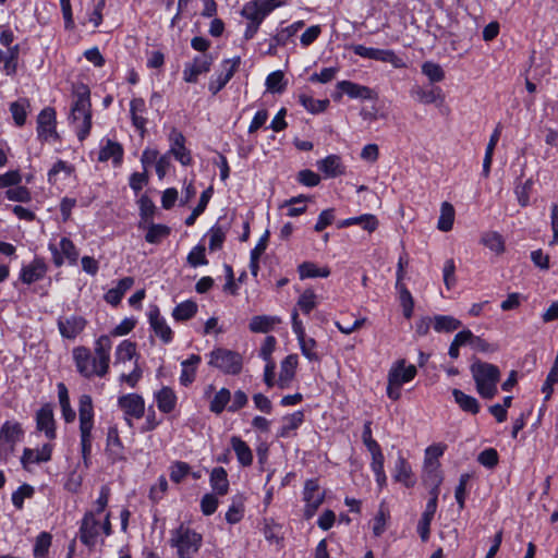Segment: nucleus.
I'll list each match as a JSON object with an SVG mask.
<instances>
[{"label": "nucleus", "instance_id": "6", "mask_svg": "<svg viewBox=\"0 0 558 558\" xmlns=\"http://www.w3.org/2000/svg\"><path fill=\"white\" fill-rule=\"evenodd\" d=\"M417 374L414 365H407L405 360H398L388 372L387 396L396 401L401 397L402 385L411 381Z\"/></svg>", "mask_w": 558, "mask_h": 558}, {"label": "nucleus", "instance_id": "5", "mask_svg": "<svg viewBox=\"0 0 558 558\" xmlns=\"http://www.w3.org/2000/svg\"><path fill=\"white\" fill-rule=\"evenodd\" d=\"M69 119L76 130L78 140L83 142L92 129L89 90L86 87L76 94Z\"/></svg>", "mask_w": 558, "mask_h": 558}, {"label": "nucleus", "instance_id": "21", "mask_svg": "<svg viewBox=\"0 0 558 558\" xmlns=\"http://www.w3.org/2000/svg\"><path fill=\"white\" fill-rule=\"evenodd\" d=\"M148 318L155 335L159 337L165 343L171 342L173 332L167 324L166 319L160 315L158 307L150 308Z\"/></svg>", "mask_w": 558, "mask_h": 558}, {"label": "nucleus", "instance_id": "23", "mask_svg": "<svg viewBox=\"0 0 558 558\" xmlns=\"http://www.w3.org/2000/svg\"><path fill=\"white\" fill-rule=\"evenodd\" d=\"M298 367V355L290 354L288 355L280 365V374L277 380V385L280 389H287L290 387V384L295 375V369Z\"/></svg>", "mask_w": 558, "mask_h": 558}, {"label": "nucleus", "instance_id": "8", "mask_svg": "<svg viewBox=\"0 0 558 558\" xmlns=\"http://www.w3.org/2000/svg\"><path fill=\"white\" fill-rule=\"evenodd\" d=\"M208 364L228 375H238L242 371V355L235 351L217 348L209 353Z\"/></svg>", "mask_w": 558, "mask_h": 558}, {"label": "nucleus", "instance_id": "58", "mask_svg": "<svg viewBox=\"0 0 558 558\" xmlns=\"http://www.w3.org/2000/svg\"><path fill=\"white\" fill-rule=\"evenodd\" d=\"M296 306L304 313L310 314L316 307V294L313 290H305L299 298Z\"/></svg>", "mask_w": 558, "mask_h": 558}, {"label": "nucleus", "instance_id": "59", "mask_svg": "<svg viewBox=\"0 0 558 558\" xmlns=\"http://www.w3.org/2000/svg\"><path fill=\"white\" fill-rule=\"evenodd\" d=\"M304 26L303 21H298L290 26L281 29L276 36L274 37V41L277 46H283L286 45L287 40L294 36L296 32Z\"/></svg>", "mask_w": 558, "mask_h": 558}, {"label": "nucleus", "instance_id": "9", "mask_svg": "<svg viewBox=\"0 0 558 558\" xmlns=\"http://www.w3.org/2000/svg\"><path fill=\"white\" fill-rule=\"evenodd\" d=\"M24 432L17 422L7 421L0 429V459L7 461L22 440Z\"/></svg>", "mask_w": 558, "mask_h": 558}, {"label": "nucleus", "instance_id": "53", "mask_svg": "<svg viewBox=\"0 0 558 558\" xmlns=\"http://www.w3.org/2000/svg\"><path fill=\"white\" fill-rule=\"evenodd\" d=\"M136 352V345L134 342L123 340L116 350V362L131 361Z\"/></svg>", "mask_w": 558, "mask_h": 558}, {"label": "nucleus", "instance_id": "14", "mask_svg": "<svg viewBox=\"0 0 558 558\" xmlns=\"http://www.w3.org/2000/svg\"><path fill=\"white\" fill-rule=\"evenodd\" d=\"M213 64V57L207 53L196 56L186 63L183 70V80L187 83H196L201 74L209 72Z\"/></svg>", "mask_w": 558, "mask_h": 558}, {"label": "nucleus", "instance_id": "10", "mask_svg": "<svg viewBox=\"0 0 558 558\" xmlns=\"http://www.w3.org/2000/svg\"><path fill=\"white\" fill-rule=\"evenodd\" d=\"M283 4L282 0H252L243 5L241 15L247 22L262 24L268 14Z\"/></svg>", "mask_w": 558, "mask_h": 558}, {"label": "nucleus", "instance_id": "56", "mask_svg": "<svg viewBox=\"0 0 558 558\" xmlns=\"http://www.w3.org/2000/svg\"><path fill=\"white\" fill-rule=\"evenodd\" d=\"M72 171V166L63 160H58L48 172V181L50 183H56L61 173L64 178H68L71 175Z\"/></svg>", "mask_w": 558, "mask_h": 558}, {"label": "nucleus", "instance_id": "52", "mask_svg": "<svg viewBox=\"0 0 558 558\" xmlns=\"http://www.w3.org/2000/svg\"><path fill=\"white\" fill-rule=\"evenodd\" d=\"M110 493L111 490L108 485L101 486L99 490V496L94 502V508L92 510H88L87 512H95V517H104V514L106 513V508L109 502Z\"/></svg>", "mask_w": 558, "mask_h": 558}, {"label": "nucleus", "instance_id": "49", "mask_svg": "<svg viewBox=\"0 0 558 558\" xmlns=\"http://www.w3.org/2000/svg\"><path fill=\"white\" fill-rule=\"evenodd\" d=\"M28 106L29 104L27 99H20L11 104L10 111L16 125H24L27 116L26 109Z\"/></svg>", "mask_w": 558, "mask_h": 558}, {"label": "nucleus", "instance_id": "63", "mask_svg": "<svg viewBox=\"0 0 558 558\" xmlns=\"http://www.w3.org/2000/svg\"><path fill=\"white\" fill-rule=\"evenodd\" d=\"M190 471L191 468L186 462L175 461L170 465V478L174 483H180Z\"/></svg>", "mask_w": 558, "mask_h": 558}, {"label": "nucleus", "instance_id": "7", "mask_svg": "<svg viewBox=\"0 0 558 558\" xmlns=\"http://www.w3.org/2000/svg\"><path fill=\"white\" fill-rule=\"evenodd\" d=\"M202 535L195 531L180 525L172 531L170 544L177 548L179 558H192L202 545Z\"/></svg>", "mask_w": 558, "mask_h": 558}, {"label": "nucleus", "instance_id": "44", "mask_svg": "<svg viewBox=\"0 0 558 558\" xmlns=\"http://www.w3.org/2000/svg\"><path fill=\"white\" fill-rule=\"evenodd\" d=\"M481 243L496 254H501L505 251V241L496 231L483 233L481 236Z\"/></svg>", "mask_w": 558, "mask_h": 558}, {"label": "nucleus", "instance_id": "40", "mask_svg": "<svg viewBox=\"0 0 558 558\" xmlns=\"http://www.w3.org/2000/svg\"><path fill=\"white\" fill-rule=\"evenodd\" d=\"M299 275L301 279L306 278H327L330 275V269L325 267H318L316 264L312 262L302 263L299 268Z\"/></svg>", "mask_w": 558, "mask_h": 558}, {"label": "nucleus", "instance_id": "3", "mask_svg": "<svg viewBox=\"0 0 558 558\" xmlns=\"http://www.w3.org/2000/svg\"><path fill=\"white\" fill-rule=\"evenodd\" d=\"M470 371L475 381L477 393L484 399H493L498 392L499 368L487 362L475 361L471 365Z\"/></svg>", "mask_w": 558, "mask_h": 558}, {"label": "nucleus", "instance_id": "33", "mask_svg": "<svg viewBox=\"0 0 558 558\" xmlns=\"http://www.w3.org/2000/svg\"><path fill=\"white\" fill-rule=\"evenodd\" d=\"M210 486L217 495L225 496L229 490V481L227 471L221 468L213 469L210 473Z\"/></svg>", "mask_w": 558, "mask_h": 558}, {"label": "nucleus", "instance_id": "22", "mask_svg": "<svg viewBox=\"0 0 558 558\" xmlns=\"http://www.w3.org/2000/svg\"><path fill=\"white\" fill-rule=\"evenodd\" d=\"M393 480L408 488L413 487L416 483L410 463L402 456H399L395 463Z\"/></svg>", "mask_w": 558, "mask_h": 558}, {"label": "nucleus", "instance_id": "16", "mask_svg": "<svg viewBox=\"0 0 558 558\" xmlns=\"http://www.w3.org/2000/svg\"><path fill=\"white\" fill-rule=\"evenodd\" d=\"M86 324V319L77 315L59 317L57 322L61 336L71 340L75 339L84 330Z\"/></svg>", "mask_w": 558, "mask_h": 558}, {"label": "nucleus", "instance_id": "45", "mask_svg": "<svg viewBox=\"0 0 558 558\" xmlns=\"http://www.w3.org/2000/svg\"><path fill=\"white\" fill-rule=\"evenodd\" d=\"M299 101L308 112L314 114L324 112L329 106L328 99H314L305 94L299 96Z\"/></svg>", "mask_w": 558, "mask_h": 558}, {"label": "nucleus", "instance_id": "11", "mask_svg": "<svg viewBox=\"0 0 558 558\" xmlns=\"http://www.w3.org/2000/svg\"><path fill=\"white\" fill-rule=\"evenodd\" d=\"M118 405L123 411L126 424L132 427L133 420H140L145 414V401L137 393L123 395L118 399Z\"/></svg>", "mask_w": 558, "mask_h": 558}, {"label": "nucleus", "instance_id": "64", "mask_svg": "<svg viewBox=\"0 0 558 558\" xmlns=\"http://www.w3.org/2000/svg\"><path fill=\"white\" fill-rule=\"evenodd\" d=\"M5 196L13 202L26 203L31 201V193L27 187L17 184L15 187L7 190Z\"/></svg>", "mask_w": 558, "mask_h": 558}, {"label": "nucleus", "instance_id": "60", "mask_svg": "<svg viewBox=\"0 0 558 558\" xmlns=\"http://www.w3.org/2000/svg\"><path fill=\"white\" fill-rule=\"evenodd\" d=\"M60 253L69 260L70 264H76L78 259V251L69 238L60 240Z\"/></svg>", "mask_w": 558, "mask_h": 558}, {"label": "nucleus", "instance_id": "34", "mask_svg": "<svg viewBox=\"0 0 558 558\" xmlns=\"http://www.w3.org/2000/svg\"><path fill=\"white\" fill-rule=\"evenodd\" d=\"M19 52V45L9 47L5 51L0 50V62L3 63V72L7 75H14L16 73Z\"/></svg>", "mask_w": 558, "mask_h": 558}, {"label": "nucleus", "instance_id": "27", "mask_svg": "<svg viewBox=\"0 0 558 558\" xmlns=\"http://www.w3.org/2000/svg\"><path fill=\"white\" fill-rule=\"evenodd\" d=\"M106 450L113 461L124 460V447L114 426L108 429Z\"/></svg>", "mask_w": 558, "mask_h": 558}, {"label": "nucleus", "instance_id": "18", "mask_svg": "<svg viewBox=\"0 0 558 558\" xmlns=\"http://www.w3.org/2000/svg\"><path fill=\"white\" fill-rule=\"evenodd\" d=\"M53 446L44 445L39 449L25 448L21 457V464L24 470L29 471L33 464H39L51 460Z\"/></svg>", "mask_w": 558, "mask_h": 558}, {"label": "nucleus", "instance_id": "51", "mask_svg": "<svg viewBox=\"0 0 558 558\" xmlns=\"http://www.w3.org/2000/svg\"><path fill=\"white\" fill-rule=\"evenodd\" d=\"M422 73L427 76L430 83H438L445 78L442 68L433 61H426L422 64Z\"/></svg>", "mask_w": 558, "mask_h": 558}, {"label": "nucleus", "instance_id": "30", "mask_svg": "<svg viewBox=\"0 0 558 558\" xmlns=\"http://www.w3.org/2000/svg\"><path fill=\"white\" fill-rule=\"evenodd\" d=\"M201 356L197 354H192L187 360H184L181 363V374H180V384L184 387H187L195 380L196 368L201 363Z\"/></svg>", "mask_w": 558, "mask_h": 558}, {"label": "nucleus", "instance_id": "29", "mask_svg": "<svg viewBox=\"0 0 558 558\" xmlns=\"http://www.w3.org/2000/svg\"><path fill=\"white\" fill-rule=\"evenodd\" d=\"M134 279L132 277H124L120 279L114 288H111L105 294V301L113 306H117L124 293L132 288Z\"/></svg>", "mask_w": 558, "mask_h": 558}, {"label": "nucleus", "instance_id": "15", "mask_svg": "<svg viewBox=\"0 0 558 558\" xmlns=\"http://www.w3.org/2000/svg\"><path fill=\"white\" fill-rule=\"evenodd\" d=\"M170 149L167 154L173 156L181 165L189 166L192 163L191 151L185 147V137L182 132L172 129L169 134Z\"/></svg>", "mask_w": 558, "mask_h": 558}, {"label": "nucleus", "instance_id": "57", "mask_svg": "<svg viewBox=\"0 0 558 558\" xmlns=\"http://www.w3.org/2000/svg\"><path fill=\"white\" fill-rule=\"evenodd\" d=\"M300 344V349L302 354L308 360V361H319V355L316 352L317 343L314 338L304 337L302 340H298Z\"/></svg>", "mask_w": 558, "mask_h": 558}, {"label": "nucleus", "instance_id": "28", "mask_svg": "<svg viewBox=\"0 0 558 558\" xmlns=\"http://www.w3.org/2000/svg\"><path fill=\"white\" fill-rule=\"evenodd\" d=\"M122 157V146L119 143L108 138L105 141V144L101 146L99 150L98 160L104 162L111 159L113 165L118 166L121 163Z\"/></svg>", "mask_w": 558, "mask_h": 558}, {"label": "nucleus", "instance_id": "19", "mask_svg": "<svg viewBox=\"0 0 558 558\" xmlns=\"http://www.w3.org/2000/svg\"><path fill=\"white\" fill-rule=\"evenodd\" d=\"M48 270V266L43 258H34L29 264L24 265L20 272V279L25 284H32L41 280Z\"/></svg>", "mask_w": 558, "mask_h": 558}, {"label": "nucleus", "instance_id": "32", "mask_svg": "<svg viewBox=\"0 0 558 558\" xmlns=\"http://www.w3.org/2000/svg\"><path fill=\"white\" fill-rule=\"evenodd\" d=\"M304 421L303 411H296L292 414L286 415L282 418V426L278 432V437L288 438L292 436L293 432L296 430Z\"/></svg>", "mask_w": 558, "mask_h": 558}, {"label": "nucleus", "instance_id": "12", "mask_svg": "<svg viewBox=\"0 0 558 558\" xmlns=\"http://www.w3.org/2000/svg\"><path fill=\"white\" fill-rule=\"evenodd\" d=\"M325 492L320 489L318 481L311 478L304 484L303 500L305 502L304 517L311 519L324 502Z\"/></svg>", "mask_w": 558, "mask_h": 558}, {"label": "nucleus", "instance_id": "24", "mask_svg": "<svg viewBox=\"0 0 558 558\" xmlns=\"http://www.w3.org/2000/svg\"><path fill=\"white\" fill-rule=\"evenodd\" d=\"M155 401L157 403V408L162 413L172 412L178 402V397L174 390L168 386H163L161 389L154 393Z\"/></svg>", "mask_w": 558, "mask_h": 558}, {"label": "nucleus", "instance_id": "54", "mask_svg": "<svg viewBox=\"0 0 558 558\" xmlns=\"http://www.w3.org/2000/svg\"><path fill=\"white\" fill-rule=\"evenodd\" d=\"M51 535L47 532H41L37 537L34 545V557L35 558H44L51 546Z\"/></svg>", "mask_w": 558, "mask_h": 558}, {"label": "nucleus", "instance_id": "36", "mask_svg": "<svg viewBox=\"0 0 558 558\" xmlns=\"http://www.w3.org/2000/svg\"><path fill=\"white\" fill-rule=\"evenodd\" d=\"M146 110L145 101L143 98H134L130 104V112L133 125L140 130L144 131L146 126L147 120L144 118L143 113Z\"/></svg>", "mask_w": 558, "mask_h": 558}, {"label": "nucleus", "instance_id": "39", "mask_svg": "<svg viewBox=\"0 0 558 558\" xmlns=\"http://www.w3.org/2000/svg\"><path fill=\"white\" fill-rule=\"evenodd\" d=\"M280 322V318L276 316L258 315L251 319L248 327L253 332H268Z\"/></svg>", "mask_w": 558, "mask_h": 558}, {"label": "nucleus", "instance_id": "31", "mask_svg": "<svg viewBox=\"0 0 558 558\" xmlns=\"http://www.w3.org/2000/svg\"><path fill=\"white\" fill-rule=\"evenodd\" d=\"M411 95L423 105L434 104L444 99L441 89L439 87L426 89L421 86H413L411 89Z\"/></svg>", "mask_w": 558, "mask_h": 558}, {"label": "nucleus", "instance_id": "37", "mask_svg": "<svg viewBox=\"0 0 558 558\" xmlns=\"http://www.w3.org/2000/svg\"><path fill=\"white\" fill-rule=\"evenodd\" d=\"M232 449L234 450L238 461L243 466H248L253 462V453L251 448L240 437L233 436L231 438Z\"/></svg>", "mask_w": 558, "mask_h": 558}, {"label": "nucleus", "instance_id": "13", "mask_svg": "<svg viewBox=\"0 0 558 558\" xmlns=\"http://www.w3.org/2000/svg\"><path fill=\"white\" fill-rule=\"evenodd\" d=\"M241 64V58L235 57L233 59H227L222 61L221 68L222 72L217 75V77H213L209 81L208 89L211 92L213 95H216L219 93L232 78L234 73L238 71L239 66Z\"/></svg>", "mask_w": 558, "mask_h": 558}, {"label": "nucleus", "instance_id": "42", "mask_svg": "<svg viewBox=\"0 0 558 558\" xmlns=\"http://www.w3.org/2000/svg\"><path fill=\"white\" fill-rule=\"evenodd\" d=\"M461 322L449 315H436L433 318V327L437 332H451L460 328Z\"/></svg>", "mask_w": 558, "mask_h": 558}, {"label": "nucleus", "instance_id": "20", "mask_svg": "<svg viewBox=\"0 0 558 558\" xmlns=\"http://www.w3.org/2000/svg\"><path fill=\"white\" fill-rule=\"evenodd\" d=\"M37 429L44 432L48 439L56 438V421L49 404L41 407L36 413Z\"/></svg>", "mask_w": 558, "mask_h": 558}, {"label": "nucleus", "instance_id": "50", "mask_svg": "<svg viewBox=\"0 0 558 558\" xmlns=\"http://www.w3.org/2000/svg\"><path fill=\"white\" fill-rule=\"evenodd\" d=\"M471 340H473V333L471 330H462L458 332L449 347L448 354L450 357L457 359L459 356V348L469 343Z\"/></svg>", "mask_w": 558, "mask_h": 558}, {"label": "nucleus", "instance_id": "48", "mask_svg": "<svg viewBox=\"0 0 558 558\" xmlns=\"http://www.w3.org/2000/svg\"><path fill=\"white\" fill-rule=\"evenodd\" d=\"M231 401V392L227 388H221L216 392L214 399L210 401L209 409L216 414H220L229 405Z\"/></svg>", "mask_w": 558, "mask_h": 558}, {"label": "nucleus", "instance_id": "35", "mask_svg": "<svg viewBox=\"0 0 558 558\" xmlns=\"http://www.w3.org/2000/svg\"><path fill=\"white\" fill-rule=\"evenodd\" d=\"M452 396L454 398L456 403L459 405V408L464 411L472 414H476L480 411V403L478 401L470 396L464 393L462 390L454 388L452 390Z\"/></svg>", "mask_w": 558, "mask_h": 558}, {"label": "nucleus", "instance_id": "2", "mask_svg": "<svg viewBox=\"0 0 558 558\" xmlns=\"http://www.w3.org/2000/svg\"><path fill=\"white\" fill-rule=\"evenodd\" d=\"M78 420L82 458L84 464L88 466L94 440L92 433L94 428V405L88 395H82L78 399Z\"/></svg>", "mask_w": 558, "mask_h": 558}, {"label": "nucleus", "instance_id": "1", "mask_svg": "<svg viewBox=\"0 0 558 558\" xmlns=\"http://www.w3.org/2000/svg\"><path fill=\"white\" fill-rule=\"evenodd\" d=\"M111 340L109 336H100L95 342V355L86 347L73 349V360L77 372L86 377H104L109 371Z\"/></svg>", "mask_w": 558, "mask_h": 558}, {"label": "nucleus", "instance_id": "46", "mask_svg": "<svg viewBox=\"0 0 558 558\" xmlns=\"http://www.w3.org/2000/svg\"><path fill=\"white\" fill-rule=\"evenodd\" d=\"M197 312V304L193 301H184L178 304L173 312L172 316L178 322H183L192 318Z\"/></svg>", "mask_w": 558, "mask_h": 558}, {"label": "nucleus", "instance_id": "17", "mask_svg": "<svg viewBox=\"0 0 558 558\" xmlns=\"http://www.w3.org/2000/svg\"><path fill=\"white\" fill-rule=\"evenodd\" d=\"M37 134L38 137L44 141L57 137L54 109L47 107L39 112L37 118Z\"/></svg>", "mask_w": 558, "mask_h": 558}, {"label": "nucleus", "instance_id": "47", "mask_svg": "<svg viewBox=\"0 0 558 558\" xmlns=\"http://www.w3.org/2000/svg\"><path fill=\"white\" fill-rule=\"evenodd\" d=\"M170 233V228L165 225L148 222L145 240L148 243L157 244Z\"/></svg>", "mask_w": 558, "mask_h": 558}, {"label": "nucleus", "instance_id": "43", "mask_svg": "<svg viewBox=\"0 0 558 558\" xmlns=\"http://www.w3.org/2000/svg\"><path fill=\"white\" fill-rule=\"evenodd\" d=\"M396 288L399 291L400 305L405 318H411L414 310V300L411 292L407 289L402 282H396Z\"/></svg>", "mask_w": 558, "mask_h": 558}, {"label": "nucleus", "instance_id": "38", "mask_svg": "<svg viewBox=\"0 0 558 558\" xmlns=\"http://www.w3.org/2000/svg\"><path fill=\"white\" fill-rule=\"evenodd\" d=\"M372 60L390 63L396 69H403L407 66L404 60L391 49L374 48Z\"/></svg>", "mask_w": 558, "mask_h": 558}, {"label": "nucleus", "instance_id": "55", "mask_svg": "<svg viewBox=\"0 0 558 558\" xmlns=\"http://www.w3.org/2000/svg\"><path fill=\"white\" fill-rule=\"evenodd\" d=\"M265 85L271 93H282L286 88L284 75L282 71L271 72L267 77Z\"/></svg>", "mask_w": 558, "mask_h": 558}, {"label": "nucleus", "instance_id": "26", "mask_svg": "<svg viewBox=\"0 0 558 558\" xmlns=\"http://www.w3.org/2000/svg\"><path fill=\"white\" fill-rule=\"evenodd\" d=\"M337 88L353 99H372L373 90L364 85L351 81H341L337 83Z\"/></svg>", "mask_w": 558, "mask_h": 558}, {"label": "nucleus", "instance_id": "41", "mask_svg": "<svg viewBox=\"0 0 558 558\" xmlns=\"http://www.w3.org/2000/svg\"><path fill=\"white\" fill-rule=\"evenodd\" d=\"M454 208L448 203L444 202L440 207V216L438 218L437 228L442 232H448L453 227L454 221Z\"/></svg>", "mask_w": 558, "mask_h": 558}, {"label": "nucleus", "instance_id": "62", "mask_svg": "<svg viewBox=\"0 0 558 558\" xmlns=\"http://www.w3.org/2000/svg\"><path fill=\"white\" fill-rule=\"evenodd\" d=\"M34 495V487L28 484H23L12 494L13 505L21 510L24 505L25 498H31Z\"/></svg>", "mask_w": 558, "mask_h": 558}, {"label": "nucleus", "instance_id": "25", "mask_svg": "<svg viewBox=\"0 0 558 558\" xmlns=\"http://www.w3.org/2000/svg\"><path fill=\"white\" fill-rule=\"evenodd\" d=\"M316 166L326 178L342 175L345 170L341 158L338 155H329L326 158L318 160Z\"/></svg>", "mask_w": 558, "mask_h": 558}, {"label": "nucleus", "instance_id": "4", "mask_svg": "<svg viewBox=\"0 0 558 558\" xmlns=\"http://www.w3.org/2000/svg\"><path fill=\"white\" fill-rule=\"evenodd\" d=\"M110 518V512H106L102 520L95 517V512H85L78 530L80 541L88 548H93L97 544L101 533L106 536L111 535L112 526Z\"/></svg>", "mask_w": 558, "mask_h": 558}, {"label": "nucleus", "instance_id": "61", "mask_svg": "<svg viewBox=\"0 0 558 558\" xmlns=\"http://www.w3.org/2000/svg\"><path fill=\"white\" fill-rule=\"evenodd\" d=\"M209 250L210 251H217L221 248L225 239H226V231L221 226H214L209 232Z\"/></svg>", "mask_w": 558, "mask_h": 558}]
</instances>
